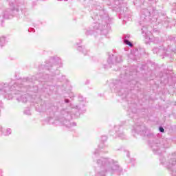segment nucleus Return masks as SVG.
I'll use <instances>...</instances> for the list:
<instances>
[{
	"instance_id": "obj_1",
	"label": "nucleus",
	"mask_w": 176,
	"mask_h": 176,
	"mask_svg": "<svg viewBox=\"0 0 176 176\" xmlns=\"http://www.w3.org/2000/svg\"><path fill=\"white\" fill-rule=\"evenodd\" d=\"M124 43H126V45H129V46H133V44H131V43L129 41V40H124Z\"/></svg>"
},
{
	"instance_id": "obj_2",
	"label": "nucleus",
	"mask_w": 176,
	"mask_h": 176,
	"mask_svg": "<svg viewBox=\"0 0 176 176\" xmlns=\"http://www.w3.org/2000/svg\"><path fill=\"white\" fill-rule=\"evenodd\" d=\"M160 131H161V133H164V129L160 127Z\"/></svg>"
}]
</instances>
